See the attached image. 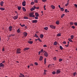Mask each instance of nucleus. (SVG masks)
I'll use <instances>...</instances> for the list:
<instances>
[{
  "mask_svg": "<svg viewBox=\"0 0 77 77\" xmlns=\"http://www.w3.org/2000/svg\"><path fill=\"white\" fill-rule=\"evenodd\" d=\"M76 74V72H75V73H73V75L74 76H75Z\"/></svg>",
  "mask_w": 77,
  "mask_h": 77,
  "instance_id": "37998d69",
  "label": "nucleus"
},
{
  "mask_svg": "<svg viewBox=\"0 0 77 77\" xmlns=\"http://www.w3.org/2000/svg\"><path fill=\"white\" fill-rule=\"evenodd\" d=\"M0 9L2 10H5V9L3 8H1Z\"/></svg>",
  "mask_w": 77,
  "mask_h": 77,
  "instance_id": "2f4dec72",
  "label": "nucleus"
},
{
  "mask_svg": "<svg viewBox=\"0 0 77 77\" xmlns=\"http://www.w3.org/2000/svg\"><path fill=\"white\" fill-rule=\"evenodd\" d=\"M18 18V16L17 15L14 16V17H13V18L14 19V20L17 19Z\"/></svg>",
  "mask_w": 77,
  "mask_h": 77,
  "instance_id": "39448f33",
  "label": "nucleus"
},
{
  "mask_svg": "<svg viewBox=\"0 0 77 77\" xmlns=\"http://www.w3.org/2000/svg\"><path fill=\"white\" fill-rule=\"evenodd\" d=\"M41 53V52L40 51H39V52H38L39 54Z\"/></svg>",
  "mask_w": 77,
  "mask_h": 77,
  "instance_id": "338daca9",
  "label": "nucleus"
},
{
  "mask_svg": "<svg viewBox=\"0 0 77 77\" xmlns=\"http://www.w3.org/2000/svg\"><path fill=\"white\" fill-rule=\"evenodd\" d=\"M67 9H65V11L66 12V13H67Z\"/></svg>",
  "mask_w": 77,
  "mask_h": 77,
  "instance_id": "a18cd8bd",
  "label": "nucleus"
},
{
  "mask_svg": "<svg viewBox=\"0 0 77 77\" xmlns=\"http://www.w3.org/2000/svg\"><path fill=\"white\" fill-rule=\"evenodd\" d=\"M21 6H18V9L19 10H21Z\"/></svg>",
  "mask_w": 77,
  "mask_h": 77,
  "instance_id": "412c9836",
  "label": "nucleus"
},
{
  "mask_svg": "<svg viewBox=\"0 0 77 77\" xmlns=\"http://www.w3.org/2000/svg\"><path fill=\"white\" fill-rule=\"evenodd\" d=\"M51 7L52 8V9H55V7L53 5H51Z\"/></svg>",
  "mask_w": 77,
  "mask_h": 77,
  "instance_id": "f8f14e48",
  "label": "nucleus"
},
{
  "mask_svg": "<svg viewBox=\"0 0 77 77\" xmlns=\"http://www.w3.org/2000/svg\"><path fill=\"white\" fill-rule=\"evenodd\" d=\"M71 28H72L73 29H74L75 28V27L74 26H73L71 27Z\"/></svg>",
  "mask_w": 77,
  "mask_h": 77,
  "instance_id": "ea45409f",
  "label": "nucleus"
},
{
  "mask_svg": "<svg viewBox=\"0 0 77 77\" xmlns=\"http://www.w3.org/2000/svg\"><path fill=\"white\" fill-rule=\"evenodd\" d=\"M65 14H63L62 15H61V18H63L64 16H65Z\"/></svg>",
  "mask_w": 77,
  "mask_h": 77,
  "instance_id": "c85d7f7f",
  "label": "nucleus"
},
{
  "mask_svg": "<svg viewBox=\"0 0 77 77\" xmlns=\"http://www.w3.org/2000/svg\"><path fill=\"white\" fill-rule=\"evenodd\" d=\"M22 9H23V11H26V9L24 7H23L22 8Z\"/></svg>",
  "mask_w": 77,
  "mask_h": 77,
  "instance_id": "6ab92c4d",
  "label": "nucleus"
},
{
  "mask_svg": "<svg viewBox=\"0 0 77 77\" xmlns=\"http://www.w3.org/2000/svg\"><path fill=\"white\" fill-rule=\"evenodd\" d=\"M44 47H47V46H46V45H43Z\"/></svg>",
  "mask_w": 77,
  "mask_h": 77,
  "instance_id": "bf43d9fd",
  "label": "nucleus"
},
{
  "mask_svg": "<svg viewBox=\"0 0 77 77\" xmlns=\"http://www.w3.org/2000/svg\"><path fill=\"white\" fill-rule=\"evenodd\" d=\"M38 22V20H33L32 21V22L33 23H36Z\"/></svg>",
  "mask_w": 77,
  "mask_h": 77,
  "instance_id": "423d86ee",
  "label": "nucleus"
},
{
  "mask_svg": "<svg viewBox=\"0 0 77 77\" xmlns=\"http://www.w3.org/2000/svg\"><path fill=\"white\" fill-rule=\"evenodd\" d=\"M43 59V57L42 56H40L39 58V60L40 61H42Z\"/></svg>",
  "mask_w": 77,
  "mask_h": 77,
  "instance_id": "2eb2a0df",
  "label": "nucleus"
},
{
  "mask_svg": "<svg viewBox=\"0 0 77 77\" xmlns=\"http://www.w3.org/2000/svg\"><path fill=\"white\" fill-rule=\"evenodd\" d=\"M4 3V2L3 1H2L0 3V5H1V6H2L3 4Z\"/></svg>",
  "mask_w": 77,
  "mask_h": 77,
  "instance_id": "f3484780",
  "label": "nucleus"
},
{
  "mask_svg": "<svg viewBox=\"0 0 77 77\" xmlns=\"http://www.w3.org/2000/svg\"><path fill=\"white\" fill-rule=\"evenodd\" d=\"M58 43L57 42H55L54 43V45H57Z\"/></svg>",
  "mask_w": 77,
  "mask_h": 77,
  "instance_id": "4468645a",
  "label": "nucleus"
},
{
  "mask_svg": "<svg viewBox=\"0 0 77 77\" xmlns=\"http://www.w3.org/2000/svg\"><path fill=\"white\" fill-rule=\"evenodd\" d=\"M35 65H38L37 62H35Z\"/></svg>",
  "mask_w": 77,
  "mask_h": 77,
  "instance_id": "864d4df0",
  "label": "nucleus"
},
{
  "mask_svg": "<svg viewBox=\"0 0 77 77\" xmlns=\"http://www.w3.org/2000/svg\"><path fill=\"white\" fill-rule=\"evenodd\" d=\"M74 24H75V26H77V22H75L74 23Z\"/></svg>",
  "mask_w": 77,
  "mask_h": 77,
  "instance_id": "a19ab883",
  "label": "nucleus"
},
{
  "mask_svg": "<svg viewBox=\"0 0 77 77\" xmlns=\"http://www.w3.org/2000/svg\"><path fill=\"white\" fill-rule=\"evenodd\" d=\"M26 2L25 1H24L23 3H22V5L23 6H25L26 5Z\"/></svg>",
  "mask_w": 77,
  "mask_h": 77,
  "instance_id": "6e6552de",
  "label": "nucleus"
},
{
  "mask_svg": "<svg viewBox=\"0 0 77 77\" xmlns=\"http://www.w3.org/2000/svg\"><path fill=\"white\" fill-rule=\"evenodd\" d=\"M2 52L5 51V48H3V49H2Z\"/></svg>",
  "mask_w": 77,
  "mask_h": 77,
  "instance_id": "473e14b6",
  "label": "nucleus"
},
{
  "mask_svg": "<svg viewBox=\"0 0 77 77\" xmlns=\"http://www.w3.org/2000/svg\"><path fill=\"white\" fill-rule=\"evenodd\" d=\"M33 43V42L31 41H29V42H28V43L29 44H32Z\"/></svg>",
  "mask_w": 77,
  "mask_h": 77,
  "instance_id": "dca6fc26",
  "label": "nucleus"
},
{
  "mask_svg": "<svg viewBox=\"0 0 77 77\" xmlns=\"http://www.w3.org/2000/svg\"><path fill=\"white\" fill-rule=\"evenodd\" d=\"M44 29H45L46 30H48V27H45L44 28Z\"/></svg>",
  "mask_w": 77,
  "mask_h": 77,
  "instance_id": "cd10ccee",
  "label": "nucleus"
},
{
  "mask_svg": "<svg viewBox=\"0 0 77 77\" xmlns=\"http://www.w3.org/2000/svg\"><path fill=\"white\" fill-rule=\"evenodd\" d=\"M75 8H77V4H75Z\"/></svg>",
  "mask_w": 77,
  "mask_h": 77,
  "instance_id": "6e6d98bb",
  "label": "nucleus"
},
{
  "mask_svg": "<svg viewBox=\"0 0 77 77\" xmlns=\"http://www.w3.org/2000/svg\"><path fill=\"white\" fill-rule=\"evenodd\" d=\"M63 60V59H59V61L60 62H61V61H62Z\"/></svg>",
  "mask_w": 77,
  "mask_h": 77,
  "instance_id": "79ce46f5",
  "label": "nucleus"
},
{
  "mask_svg": "<svg viewBox=\"0 0 77 77\" xmlns=\"http://www.w3.org/2000/svg\"><path fill=\"white\" fill-rule=\"evenodd\" d=\"M35 19L36 20H37L38 19V17L36 16V17H35Z\"/></svg>",
  "mask_w": 77,
  "mask_h": 77,
  "instance_id": "8fccbe9b",
  "label": "nucleus"
},
{
  "mask_svg": "<svg viewBox=\"0 0 77 77\" xmlns=\"http://www.w3.org/2000/svg\"><path fill=\"white\" fill-rule=\"evenodd\" d=\"M71 37V39H73L74 38V35H71L70 36Z\"/></svg>",
  "mask_w": 77,
  "mask_h": 77,
  "instance_id": "bb28decb",
  "label": "nucleus"
},
{
  "mask_svg": "<svg viewBox=\"0 0 77 77\" xmlns=\"http://www.w3.org/2000/svg\"><path fill=\"white\" fill-rule=\"evenodd\" d=\"M35 8H36V7L35 6H34L33 9L34 10H35Z\"/></svg>",
  "mask_w": 77,
  "mask_h": 77,
  "instance_id": "4d7b16f0",
  "label": "nucleus"
},
{
  "mask_svg": "<svg viewBox=\"0 0 77 77\" xmlns=\"http://www.w3.org/2000/svg\"><path fill=\"white\" fill-rule=\"evenodd\" d=\"M39 41L40 42H42V40H41L40 39H39Z\"/></svg>",
  "mask_w": 77,
  "mask_h": 77,
  "instance_id": "69168bd1",
  "label": "nucleus"
},
{
  "mask_svg": "<svg viewBox=\"0 0 77 77\" xmlns=\"http://www.w3.org/2000/svg\"><path fill=\"white\" fill-rule=\"evenodd\" d=\"M25 26V24H23V25H21V27H24Z\"/></svg>",
  "mask_w": 77,
  "mask_h": 77,
  "instance_id": "09e8293b",
  "label": "nucleus"
},
{
  "mask_svg": "<svg viewBox=\"0 0 77 77\" xmlns=\"http://www.w3.org/2000/svg\"><path fill=\"white\" fill-rule=\"evenodd\" d=\"M34 4H35V3L34 2H32L31 3V4L32 5H33Z\"/></svg>",
  "mask_w": 77,
  "mask_h": 77,
  "instance_id": "e433bc0d",
  "label": "nucleus"
},
{
  "mask_svg": "<svg viewBox=\"0 0 77 77\" xmlns=\"http://www.w3.org/2000/svg\"><path fill=\"white\" fill-rule=\"evenodd\" d=\"M23 18L25 19H28V17H23Z\"/></svg>",
  "mask_w": 77,
  "mask_h": 77,
  "instance_id": "c03bdc74",
  "label": "nucleus"
},
{
  "mask_svg": "<svg viewBox=\"0 0 77 77\" xmlns=\"http://www.w3.org/2000/svg\"><path fill=\"white\" fill-rule=\"evenodd\" d=\"M5 61H3L2 62V63H5Z\"/></svg>",
  "mask_w": 77,
  "mask_h": 77,
  "instance_id": "0e129e2a",
  "label": "nucleus"
},
{
  "mask_svg": "<svg viewBox=\"0 0 77 77\" xmlns=\"http://www.w3.org/2000/svg\"><path fill=\"white\" fill-rule=\"evenodd\" d=\"M44 55L46 57H48V53H47V52L46 51L45 53L44 54Z\"/></svg>",
  "mask_w": 77,
  "mask_h": 77,
  "instance_id": "0eeeda50",
  "label": "nucleus"
},
{
  "mask_svg": "<svg viewBox=\"0 0 77 77\" xmlns=\"http://www.w3.org/2000/svg\"><path fill=\"white\" fill-rule=\"evenodd\" d=\"M44 50L43 49H42L41 51H40V52L41 53H42V52H43Z\"/></svg>",
  "mask_w": 77,
  "mask_h": 77,
  "instance_id": "3c124183",
  "label": "nucleus"
},
{
  "mask_svg": "<svg viewBox=\"0 0 77 77\" xmlns=\"http://www.w3.org/2000/svg\"><path fill=\"white\" fill-rule=\"evenodd\" d=\"M60 48L61 50H62L63 49V48L62 46H61V45H60Z\"/></svg>",
  "mask_w": 77,
  "mask_h": 77,
  "instance_id": "a878e982",
  "label": "nucleus"
},
{
  "mask_svg": "<svg viewBox=\"0 0 77 77\" xmlns=\"http://www.w3.org/2000/svg\"><path fill=\"white\" fill-rule=\"evenodd\" d=\"M50 26L52 29H55L56 28L55 26L53 25H50Z\"/></svg>",
  "mask_w": 77,
  "mask_h": 77,
  "instance_id": "20e7f679",
  "label": "nucleus"
},
{
  "mask_svg": "<svg viewBox=\"0 0 77 77\" xmlns=\"http://www.w3.org/2000/svg\"><path fill=\"white\" fill-rule=\"evenodd\" d=\"M20 75H21L22 77H24V75L23 74H22L20 73Z\"/></svg>",
  "mask_w": 77,
  "mask_h": 77,
  "instance_id": "7c9ffc66",
  "label": "nucleus"
},
{
  "mask_svg": "<svg viewBox=\"0 0 77 77\" xmlns=\"http://www.w3.org/2000/svg\"><path fill=\"white\" fill-rule=\"evenodd\" d=\"M60 9L61 10V11H64V9L63 8H61Z\"/></svg>",
  "mask_w": 77,
  "mask_h": 77,
  "instance_id": "72a5a7b5",
  "label": "nucleus"
},
{
  "mask_svg": "<svg viewBox=\"0 0 77 77\" xmlns=\"http://www.w3.org/2000/svg\"><path fill=\"white\" fill-rule=\"evenodd\" d=\"M34 2L35 3H38V1L37 0H34Z\"/></svg>",
  "mask_w": 77,
  "mask_h": 77,
  "instance_id": "4c0bfd02",
  "label": "nucleus"
},
{
  "mask_svg": "<svg viewBox=\"0 0 77 77\" xmlns=\"http://www.w3.org/2000/svg\"><path fill=\"white\" fill-rule=\"evenodd\" d=\"M53 59H54V60H56V59H57L56 57H54V58H53Z\"/></svg>",
  "mask_w": 77,
  "mask_h": 77,
  "instance_id": "de8ad7c7",
  "label": "nucleus"
},
{
  "mask_svg": "<svg viewBox=\"0 0 77 77\" xmlns=\"http://www.w3.org/2000/svg\"><path fill=\"white\" fill-rule=\"evenodd\" d=\"M69 46V44H68V45H65V46L66 47H68Z\"/></svg>",
  "mask_w": 77,
  "mask_h": 77,
  "instance_id": "052dcab7",
  "label": "nucleus"
},
{
  "mask_svg": "<svg viewBox=\"0 0 77 77\" xmlns=\"http://www.w3.org/2000/svg\"><path fill=\"white\" fill-rule=\"evenodd\" d=\"M42 2H46V0H42Z\"/></svg>",
  "mask_w": 77,
  "mask_h": 77,
  "instance_id": "603ef678",
  "label": "nucleus"
},
{
  "mask_svg": "<svg viewBox=\"0 0 77 77\" xmlns=\"http://www.w3.org/2000/svg\"><path fill=\"white\" fill-rule=\"evenodd\" d=\"M29 49V48H24V51H27V50H28Z\"/></svg>",
  "mask_w": 77,
  "mask_h": 77,
  "instance_id": "ddd939ff",
  "label": "nucleus"
},
{
  "mask_svg": "<svg viewBox=\"0 0 77 77\" xmlns=\"http://www.w3.org/2000/svg\"><path fill=\"white\" fill-rule=\"evenodd\" d=\"M66 42H65V41H64L63 42V43L64 44H66Z\"/></svg>",
  "mask_w": 77,
  "mask_h": 77,
  "instance_id": "13d9d810",
  "label": "nucleus"
},
{
  "mask_svg": "<svg viewBox=\"0 0 77 77\" xmlns=\"http://www.w3.org/2000/svg\"><path fill=\"white\" fill-rule=\"evenodd\" d=\"M34 10L33 8H32L30 9V10L31 11H32Z\"/></svg>",
  "mask_w": 77,
  "mask_h": 77,
  "instance_id": "f704fd0d",
  "label": "nucleus"
},
{
  "mask_svg": "<svg viewBox=\"0 0 77 77\" xmlns=\"http://www.w3.org/2000/svg\"><path fill=\"white\" fill-rule=\"evenodd\" d=\"M23 35L25 37H26L28 35V33H27V32H23Z\"/></svg>",
  "mask_w": 77,
  "mask_h": 77,
  "instance_id": "7ed1b4c3",
  "label": "nucleus"
},
{
  "mask_svg": "<svg viewBox=\"0 0 77 77\" xmlns=\"http://www.w3.org/2000/svg\"><path fill=\"white\" fill-rule=\"evenodd\" d=\"M44 71L45 72H46L48 71H47V70H45V69L44 70Z\"/></svg>",
  "mask_w": 77,
  "mask_h": 77,
  "instance_id": "774afa93",
  "label": "nucleus"
},
{
  "mask_svg": "<svg viewBox=\"0 0 77 77\" xmlns=\"http://www.w3.org/2000/svg\"><path fill=\"white\" fill-rule=\"evenodd\" d=\"M10 31H11L12 30V26H10L9 28Z\"/></svg>",
  "mask_w": 77,
  "mask_h": 77,
  "instance_id": "9d476101",
  "label": "nucleus"
},
{
  "mask_svg": "<svg viewBox=\"0 0 77 77\" xmlns=\"http://www.w3.org/2000/svg\"><path fill=\"white\" fill-rule=\"evenodd\" d=\"M73 24H74L72 22H71L70 23V25H73Z\"/></svg>",
  "mask_w": 77,
  "mask_h": 77,
  "instance_id": "5fc2aeb1",
  "label": "nucleus"
},
{
  "mask_svg": "<svg viewBox=\"0 0 77 77\" xmlns=\"http://www.w3.org/2000/svg\"><path fill=\"white\" fill-rule=\"evenodd\" d=\"M68 41L70 42H73V41H72L71 39H70V38H69V39H68Z\"/></svg>",
  "mask_w": 77,
  "mask_h": 77,
  "instance_id": "5701e85b",
  "label": "nucleus"
},
{
  "mask_svg": "<svg viewBox=\"0 0 77 77\" xmlns=\"http://www.w3.org/2000/svg\"><path fill=\"white\" fill-rule=\"evenodd\" d=\"M17 33H20V29H18L17 31Z\"/></svg>",
  "mask_w": 77,
  "mask_h": 77,
  "instance_id": "4be33fe9",
  "label": "nucleus"
},
{
  "mask_svg": "<svg viewBox=\"0 0 77 77\" xmlns=\"http://www.w3.org/2000/svg\"><path fill=\"white\" fill-rule=\"evenodd\" d=\"M20 51H21V49H20V48H18V49H17L16 54H20L21 53V52H20Z\"/></svg>",
  "mask_w": 77,
  "mask_h": 77,
  "instance_id": "f257e3e1",
  "label": "nucleus"
},
{
  "mask_svg": "<svg viewBox=\"0 0 77 77\" xmlns=\"http://www.w3.org/2000/svg\"><path fill=\"white\" fill-rule=\"evenodd\" d=\"M56 23L57 24H59V21L58 20H57L56 22Z\"/></svg>",
  "mask_w": 77,
  "mask_h": 77,
  "instance_id": "b1692460",
  "label": "nucleus"
},
{
  "mask_svg": "<svg viewBox=\"0 0 77 77\" xmlns=\"http://www.w3.org/2000/svg\"><path fill=\"white\" fill-rule=\"evenodd\" d=\"M4 66V65L2 63H0V67H3Z\"/></svg>",
  "mask_w": 77,
  "mask_h": 77,
  "instance_id": "1a4fd4ad",
  "label": "nucleus"
},
{
  "mask_svg": "<svg viewBox=\"0 0 77 77\" xmlns=\"http://www.w3.org/2000/svg\"><path fill=\"white\" fill-rule=\"evenodd\" d=\"M14 36V35L11 34V35H10V37H11V36Z\"/></svg>",
  "mask_w": 77,
  "mask_h": 77,
  "instance_id": "49530a36",
  "label": "nucleus"
},
{
  "mask_svg": "<svg viewBox=\"0 0 77 77\" xmlns=\"http://www.w3.org/2000/svg\"><path fill=\"white\" fill-rule=\"evenodd\" d=\"M61 36V34H60L59 33H58V34H57V36Z\"/></svg>",
  "mask_w": 77,
  "mask_h": 77,
  "instance_id": "c756f323",
  "label": "nucleus"
},
{
  "mask_svg": "<svg viewBox=\"0 0 77 77\" xmlns=\"http://www.w3.org/2000/svg\"><path fill=\"white\" fill-rule=\"evenodd\" d=\"M34 14V13H31L29 14V17H35V15H33Z\"/></svg>",
  "mask_w": 77,
  "mask_h": 77,
  "instance_id": "f03ea898",
  "label": "nucleus"
},
{
  "mask_svg": "<svg viewBox=\"0 0 77 77\" xmlns=\"http://www.w3.org/2000/svg\"><path fill=\"white\" fill-rule=\"evenodd\" d=\"M60 71H59V70H57V71L56 73H57V74H58V73H60Z\"/></svg>",
  "mask_w": 77,
  "mask_h": 77,
  "instance_id": "393cba45",
  "label": "nucleus"
},
{
  "mask_svg": "<svg viewBox=\"0 0 77 77\" xmlns=\"http://www.w3.org/2000/svg\"><path fill=\"white\" fill-rule=\"evenodd\" d=\"M52 73L53 75H54L56 73V72L54 71V72H52Z\"/></svg>",
  "mask_w": 77,
  "mask_h": 77,
  "instance_id": "58836bf2",
  "label": "nucleus"
},
{
  "mask_svg": "<svg viewBox=\"0 0 77 77\" xmlns=\"http://www.w3.org/2000/svg\"><path fill=\"white\" fill-rule=\"evenodd\" d=\"M34 37H36L37 38H38V35H37V34H35V35H34Z\"/></svg>",
  "mask_w": 77,
  "mask_h": 77,
  "instance_id": "aec40b11",
  "label": "nucleus"
},
{
  "mask_svg": "<svg viewBox=\"0 0 77 77\" xmlns=\"http://www.w3.org/2000/svg\"><path fill=\"white\" fill-rule=\"evenodd\" d=\"M46 58L45 59V60H44V63L45 64L46 63Z\"/></svg>",
  "mask_w": 77,
  "mask_h": 77,
  "instance_id": "c9c22d12",
  "label": "nucleus"
},
{
  "mask_svg": "<svg viewBox=\"0 0 77 77\" xmlns=\"http://www.w3.org/2000/svg\"><path fill=\"white\" fill-rule=\"evenodd\" d=\"M58 7H59L60 8V9L61 7L60 5H58Z\"/></svg>",
  "mask_w": 77,
  "mask_h": 77,
  "instance_id": "e2e57ef3",
  "label": "nucleus"
},
{
  "mask_svg": "<svg viewBox=\"0 0 77 77\" xmlns=\"http://www.w3.org/2000/svg\"><path fill=\"white\" fill-rule=\"evenodd\" d=\"M30 66H33V64H30L29 65Z\"/></svg>",
  "mask_w": 77,
  "mask_h": 77,
  "instance_id": "680f3d73",
  "label": "nucleus"
},
{
  "mask_svg": "<svg viewBox=\"0 0 77 77\" xmlns=\"http://www.w3.org/2000/svg\"><path fill=\"white\" fill-rule=\"evenodd\" d=\"M40 37L41 38H42L44 37V35L42 34H41L40 35Z\"/></svg>",
  "mask_w": 77,
  "mask_h": 77,
  "instance_id": "9b49d317",
  "label": "nucleus"
},
{
  "mask_svg": "<svg viewBox=\"0 0 77 77\" xmlns=\"http://www.w3.org/2000/svg\"><path fill=\"white\" fill-rule=\"evenodd\" d=\"M35 16H36V17H38L39 16V14H38V13H35Z\"/></svg>",
  "mask_w": 77,
  "mask_h": 77,
  "instance_id": "a211bd4d",
  "label": "nucleus"
}]
</instances>
